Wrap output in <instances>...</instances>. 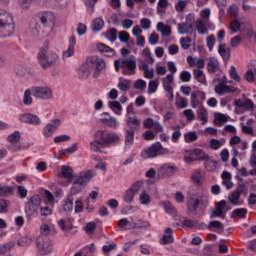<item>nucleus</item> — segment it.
<instances>
[{
  "label": "nucleus",
  "instance_id": "f257e3e1",
  "mask_svg": "<svg viewBox=\"0 0 256 256\" xmlns=\"http://www.w3.org/2000/svg\"><path fill=\"white\" fill-rule=\"evenodd\" d=\"M121 143V137L117 133L106 130H98L95 132L94 141L90 143V149L94 153H101L103 147H109V145H119Z\"/></svg>",
  "mask_w": 256,
  "mask_h": 256
},
{
  "label": "nucleus",
  "instance_id": "f03ea898",
  "mask_svg": "<svg viewBox=\"0 0 256 256\" xmlns=\"http://www.w3.org/2000/svg\"><path fill=\"white\" fill-rule=\"evenodd\" d=\"M107 63L103 58L97 56H91L87 58L86 62L79 68L78 76L79 79L85 80L89 79L91 75V69H95L93 73L94 79H97L101 73L105 71Z\"/></svg>",
  "mask_w": 256,
  "mask_h": 256
},
{
  "label": "nucleus",
  "instance_id": "7ed1b4c3",
  "mask_svg": "<svg viewBox=\"0 0 256 256\" xmlns=\"http://www.w3.org/2000/svg\"><path fill=\"white\" fill-rule=\"evenodd\" d=\"M15 33V18L7 10L0 9V36L2 39L13 37Z\"/></svg>",
  "mask_w": 256,
  "mask_h": 256
},
{
  "label": "nucleus",
  "instance_id": "20e7f679",
  "mask_svg": "<svg viewBox=\"0 0 256 256\" xmlns=\"http://www.w3.org/2000/svg\"><path fill=\"white\" fill-rule=\"evenodd\" d=\"M209 206V197L205 195H199L197 193H189L187 196V211L188 213H197V209L205 211Z\"/></svg>",
  "mask_w": 256,
  "mask_h": 256
},
{
  "label": "nucleus",
  "instance_id": "39448f33",
  "mask_svg": "<svg viewBox=\"0 0 256 256\" xmlns=\"http://www.w3.org/2000/svg\"><path fill=\"white\" fill-rule=\"evenodd\" d=\"M60 57L55 52H49V47L45 46L38 52V63L42 69H51L59 63Z\"/></svg>",
  "mask_w": 256,
  "mask_h": 256
},
{
  "label": "nucleus",
  "instance_id": "423d86ee",
  "mask_svg": "<svg viewBox=\"0 0 256 256\" xmlns=\"http://www.w3.org/2000/svg\"><path fill=\"white\" fill-rule=\"evenodd\" d=\"M127 128L125 129V151L133 145L135 142V132L139 131V127H141V120L137 119V116L127 117L126 122Z\"/></svg>",
  "mask_w": 256,
  "mask_h": 256
},
{
  "label": "nucleus",
  "instance_id": "0eeeda50",
  "mask_svg": "<svg viewBox=\"0 0 256 256\" xmlns=\"http://www.w3.org/2000/svg\"><path fill=\"white\" fill-rule=\"evenodd\" d=\"M115 71L119 73L122 69L123 75H135L137 73V58H120L114 61Z\"/></svg>",
  "mask_w": 256,
  "mask_h": 256
},
{
  "label": "nucleus",
  "instance_id": "6e6552de",
  "mask_svg": "<svg viewBox=\"0 0 256 256\" xmlns=\"http://www.w3.org/2000/svg\"><path fill=\"white\" fill-rule=\"evenodd\" d=\"M55 27V16L51 12H44L39 16V22L36 23V31L49 35Z\"/></svg>",
  "mask_w": 256,
  "mask_h": 256
},
{
  "label": "nucleus",
  "instance_id": "1a4fd4ad",
  "mask_svg": "<svg viewBox=\"0 0 256 256\" xmlns=\"http://www.w3.org/2000/svg\"><path fill=\"white\" fill-rule=\"evenodd\" d=\"M93 177V173L91 171H87L82 173L80 177L73 183L71 188V195H77V193H81L83 191V187L91 181Z\"/></svg>",
  "mask_w": 256,
  "mask_h": 256
},
{
  "label": "nucleus",
  "instance_id": "9d476101",
  "mask_svg": "<svg viewBox=\"0 0 256 256\" xmlns=\"http://www.w3.org/2000/svg\"><path fill=\"white\" fill-rule=\"evenodd\" d=\"M36 245L40 255H49V253L53 251V244L51 243L49 236L39 235L36 238Z\"/></svg>",
  "mask_w": 256,
  "mask_h": 256
},
{
  "label": "nucleus",
  "instance_id": "9b49d317",
  "mask_svg": "<svg viewBox=\"0 0 256 256\" xmlns=\"http://www.w3.org/2000/svg\"><path fill=\"white\" fill-rule=\"evenodd\" d=\"M163 146L161 142L153 143L149 148H146L141 151L140 157L141 159H154V157H159V155L163 154Z\"/></svg>",
  "mask_w": 256,
  "mask_h": 256
},
{
  "label": "nucleus",
  "instance_id": "f8f14e48",
  "mask_svg": "<svg viewBox=\"0 0 256 256\" xmlns=\"http://www.w3.org/2000/svg\"><path fill=\"white\" fill-rule=\"evenodd\" d=\"M31 93L35 99H42L43 101H49V99H53V92L51 91V88L47 86L31 87Z\"/></svg>",
  "mask_w": 256,
  "mask_h": 256
},
{
  "label": "nucleus",
  "instance_id": "ddd939ff",
  "mask_svg": "<svg viewBox=\"0 0 256 256\" xmlns=\"http://www.w3.org/2000/svg\"><path fill=\"white\" fill-rule=\"evenodd\" d=\"M40 205H41V196L39 195L32 196L25 205L24 211H25L26 217H33V215H35V213L39 211Z\"/></svg>",
  "mask_w": 256,
  "mask_h": 256
},
{
  "label": "nucleus",
  "instance_id": "4468645a",
  "mask_svg": "<svg viewBox=\"0 0 256 256\" xmlns=\"http://www.w3.org/2000/svg\"><path fill=\"white\" fill-rule=\"evenodd\" d=\"M177 171V167L173 164H164L158 169V177L159 179H167V177H171L175 175Z\"/></svg>",
  "mask_w": 256,
  "mask_h": 256
},
{
  "label": "nucleus",
  "instance_id": "2eb2a0df",
  "mask_svg": "<svg viewBox=\"0 0 256 256\" xmlns=\"http://www.w3.org/2000/svg\"><path fill=\"white\" fill-rule=\"evenodd\" d=\"M7 140L10 142L8 145L9 151H19V149H21V146H19V141H21V132L15 131L8 136Z\"/></svg>",
  "mask_w": 256,
  "mask_h": 256
},
{
  "label": "nucleus",
  "instance_id": "dca6fc26",
  "mask_svg": "<svg viewBox=\"0 0 256 256\" xmlns=\"http://www.w3.org/2000/svg\"><path fill=\"white\" fill-rule=\"evenodd\" d=\"M16 75L22 81H29L33 78V69L29 66H18L16 68Z\"/></svg>",
  "mask_w": 256,
  "mask_h": 256
},
{
  "label": "nucleus",
  "instance_id": "f3484780",
  "mask_svg": "<svg viewBox=\"0 0 256 256\" xmlns=\"http://www.w3.org/2000/svg\"><path fill=\"white\" fill-rule=\"evenodd\" d=\"M21 123H26L27 125H41V118L35 114L24 113L19 116Z\"/></svg>",
  "mask_w": 256,
  "mask_h": 256
},
{
  "label": "nucleus",
  "instance_id": "a211bd4d",
  "mask_svg": "<svg viewBox=\"0 0 256 256\" xmlns=\"http://www.w3.org/2000/svg\"><path fill=\"white\" fill-rule=\"evenodd\" d=\"M225 207H227V201L221 200L216 203L215 210L210 214V219H215V217H221L225 219Z\"/></svg>",
  "mask_w": 256,
  "mask_h": 256
},
{
  "label": "nucleus",
  "instance_id": "6ab92c4d",
  "mask_svg": "<svg viewBox=\"0 0 256 256\" xmlns=\"http://www.w3.org/2000/svg\"><path fill=\"white\" fill-rule=\"evenodd\" d=\"M59 125H61V119L51 120V122L48 123L43 129L44 137H51L53 133L57 131Z\"/></svg>",
  "mask_w": 256,
  "mask_h": 256
},
{
  "label": "nucleus",
  "instance_id": "aec40b11",
  "mask_svg": "<svg viewBox=\"0 0 256 256\" xmlns=\"http://www.w3.org/2000/svg\"><path fill=\"white\" fill-rule=\"evenodd\" d=\"M186 153L190 155V157H195L196 161H209V155L205 153L201 148H195L186 150Z\"/></svg>",
  "mask_w": 256,
  "mask_h": 256
},
{
  "label": "nucleus",
  "instance_id": "412c9836",
  "mask_svg": "<svg viewBox=\"0 0 256 256\" xmlns=\"http://www.w3.org/2000/svg\"><path fill=\"white\" fill-rule=\"evenodd\" d=\"M234 105L240 109H245V111L255 110V103H253V100L249 98H244L243 100L237 99L234 101Z\"/></svg>",
  "mask_w": 256,
  "mask_h": 256
},
{
  "label": "nucleus",
  "instance_id": "4be33fe9",
  "mask_svg": "<svg viewBox=\"0 0 256 256\" xmlns=\"http://www.w3.org/2000/svg\"><path fill=\"white\" fill-rule=\"evenodd\" d=\"M100 121L104 123V125H107V127H110L111 129H117V127H119V123L117 122V119L109 115L108 112L102 113V118Z\"/></svg>",
  "mask_w": 256,
  "mask_h": 256
},
{
  "label": "nucleus",
  "instance_id": "5701e85b",
  "mask_svg": "<svg viewBox=\"0 0 256 256\" xmlns=\"http://www.w3.org/2000/svg\"><path fill=\"white\" fill-rule=\"evenodd\" d=\"M174 76L173 74H167L165 78L162 79L163 88L170 94V101H173V87L171 84L173 83Z\"/></svg>",
  "mask_w": 256,
  "mask_h": 256
},
{
  "label": "nucleus",
  "instance_id": "b1692460",
  "mask_svg": "<svg viewBox=\"0 0 256 256\" xmlns=\"http://www.w3.org/2000/svg\"><path fill=\"white\" fill-rule=\"evenodd\" d=\"M165 234L163 237L160 239V244L161 245H171L175 239L173 238V228H166L165 229Z\"/></svg>",
  "mask_w": 256,
  "mask_h": 256
},
{
  "label": "nucleus",
  "instance_id": "393cba45",
  "mask_svg": "<svg viewBox=\"0 0 256 256\" xmlns=\"http://www.w3.org/2000/svg\"><path fill=\"white\" fill-rule=\"evenodd\" d=\"M130 189L135 195H139V193L141 194L144 193V191H147V189H145V182H143V180H138L134 182L130 186Z\"/></svg>",
  "mask_w": 256,
  "mask_h": 256
},
{
  "label": "nucleus",
  "instance_id": "a878e982",
  "mask_svg": "<svg viewBox=\"0 0 256 256\" xmlns=\"http://www.w3.org/2000/svg\"><path fill=\"white\" fill-rule=\"evenodd\" d=\"M218 53L224 61H229L231 59V48H227V44H220L218 46Z\"/></svg>",
  "mask_w": 256,
  "mask_h": 256
},
{
  "label": "nucleus",
  "instance_id": "bb28decb",
  "mask_svg": "<svg viewBox=\"0 0 256 256\" xmlns=\"http://www.w3.org/2000/svg\"><path fill=\"white\" fill-rule=\"evenodd\" d=\"M156 30L161 33L162 37H171V26L165 25L163 22L157 24Z\"/></svg>",
  "mask_w": 256,
  "mask_h": 256
},
{
  "label": "nucleus",
  "instance_id": "cd10ccee",
  "mask_svg": "<svg viewBox=\"0 0 256 256\" xmlns=\"http://www.w3.org/2000/svg\"><path fill=\"white\" fill-rule=\"evenodd\" d=\"M97 49L100 53L106 55V57H113V55H115V50L103 43H99Z\"/></svg>",
  "mask_w": 256,
  "mask_h": 256
},
{
  "label": "nucleus",
  "instance_id": "c85d7f7f",
  "mask_svg": "<svg viewBox=\"0 0 256 256\" xmlns=\"http://www.w3.org/2000/svg\"><path fill=\"white\" fill-rule=\"evenodd\" d=\"M103 27H105V21L103 20V18L98 17L92 21L93 33H99V31L103 30Z\"/></svg>",
  "mask_w": 256,
  "mask_h": 256
},
{
  "label": "nucleus",
  "instance_id": "c756f323",
  "mask_svg": "<svg viewBox=\"0 0 256 256\" xmlns=\"http://www.w3.org/2000/svg\"><path fill=\"white\" fill-rule=\"evenodd\" d=\"M208 73H217L219 71V61L215 58H210L207 63Z\"/></svg>",
  "mask_w": 256,
  "mask_h": 256
},
{
  "label": "nucleus",
  "instance_id": "7c9ffc66",
  "mask_svg": "<svg viewBox=\"0 0 256 256\" xmlns=\"http://www.w3.org/2000/svg\"><path fill=\"white\" fill-rule=\"evenodd\" d=\"M178 33L180 35H185V33H188L189 35H195V30H193V28H189V25L184 22L179 24Z\"/></svg>",
  "mask_w": 256,
  "mask_h": 256
},
{
  "label": "nucleus",
  "instance_id": "2f4dec72",
  "mask_svg": "<svg viewBox=\"0 0 256 256\" xmlns=\"http://www.w3.org/2000/svg\"><path fill=\"white\" fill-rule=\"evenodd\" d=\"M193 75L198 83L202 85H207V79L205 78V73L201 69H194Z\"/></svg>",
  "mask_w": 256,
  "mask_h": 256
},
{
  "label": "nucleus",
  "instance_id": "473e14b6",
  "mask_svg": "<svg viewBox=\"0 0 256 256\" xmlns=\"http://www.w3.org/2000/svg\"><path fill=\"white\" fill-rule=\"evenodd\" d=\"M132 229H147V227H151V223L147 220L139 219L137 222H131Z\"/></svg>",
  "mask_w": 256,
  "mask_h": 256
},
{
  "label": "nucleus",
  "instance_id": "72a5a7b5",
  "mask_svg": "<svg viewBox=\"0 0 256 256\" xmlns=\"http://www.w3.org/2000/svg\"><path fill=\"white\" fill-rule=\"evenodd\" d=\"M235 217H239V219H245L247 217V209L246 208H238L235 209L231 214L230 218L235 219Z\"/></svg>",
  "mask_w": 256,
  "mask_h": 256
},
{
  "label": "nucleus",
  "instance_id": "f704fd0d",
  "mask_svg": "<svg viewBox=\"0 0 256 256\" xmlns=\"http://www.w3.org/2000/svg\"><path fill=\"white\" fill-rule=\"evenodd\" d=\"M108 106L116 115H121V112L123 111V106H121V103L119 101H110L108 102Z\"/></svg>",
  "mask_w": 256,
  "mask_h": 256
},
{
  "label": "nucleus",
  "instance_id": "c9c22d12",
  "mask_svg": "<svg viewBox=\"0 0 256 256\" xmlns=\"http://www.w3.org/2000/svg\"><path fill=\"white\" fill-rule=\"evenodd\" d=\"M227 121H229V116L221 113H217L214 119V123L218 127H223V123H227Z\"/></svg>",
  "mask_w": 256,
  "mask_h": 256
},
{
  "label": "nucleus",
  "instance_id": "e433bc0d",
  "mask_svg": "<svg viewBox=\"0 0 256 256\" xmlns=\"http://www.w3.org/2000/svg\"><path fill=\"white\" fill-rule=\"evenodd\" d=\"M198 119H201L202 125H206V123L209 121V114L207 113V110L203 107H200L197 111Z\"/></svg>",
  "mask_w": 256,
  "mask_h": 256
},
{
  "label": "nucleus",
  "instance_id": "4c0bfd02",
  "mask_svg": "<svg viewBox=\"0 0 256 256\" xmlns=\"http://www.w3.org/2000/svg\"><path fill=\"white\" fill-rule=\"evenodd\" d=\"M241 198V195L239 192L233 191L228 195V201L231 203V205H239V199Z\"/></svg>",
  "mask_w": 256,
  "mask_h": 256
},
{
  "label": "nucleus",
  "instance_id": "58836bf2",
  "mask_svg": "<svg viewBox=\"0 0 256 256\" xmlns=\"http://www.w3.org/2000/svg\"><path fill=\"white\" fill-rule=\"evenodd\" d=\"M13 193H15V189L12 186H0V197H8Z\"/></svg>",
  "mask_w": 256,
  "mask_h": 256
},
{
  "label": "nucleus",
  "instance_id": "ea45409f",
  "mask_svg": "<svg viewBox=\"0 0 256 256\" xmlns=\"http://www.w3.org/2000/svg\"><path fill=\"white\" fill-rule=\"evenodd\" d=\"M206 229H209L210 231L212 229H219L220 231H223L225 227L223 226V223H221V221L213 220L209 222V224L206 226Z\"/></svg>",
  "mask_w": 256,
  "mask_h": 256
},
{
  "label": "nucleus",
  "instance_id": "a19ab883",
  "mask_svg": "<svg viewBox=\"0 0 256 256\" xmlns=\"http://www.w3.org/2000/svg\"><path fill=\"white\" fill-rule=\"evenodd\" d=\"M140 205H149L151 203V196L147 193V190L142 192L139 196Z\"/></svg>",
  "mask_w": 256,
  "mask_h": 256
},
{
  "label": "nucleus",
  "instance_id": "79ce46f5",
  "mask_svg": "<svg viewBox=\"0 0 256 256\" xmlns=\"http://www.w3.org/2000/svg\"><path fill=\"white\" fill-rule=\"evenodd\" d=\"M33 93L31 92V88L24 91L23 95V103L26 106L33 105V98L31 97Z\"/></svg>",
  "mask_w": 256,
  "mask_h": 256
},
{
  "label": "nucleus",
  "instance_id": "37998d69",
  "mask_svg": "<svg viewBox=\"0 0 256 256\" xmlns=\"http://www.w3.org/2000/svg\"><path fill=\"white\" fill-rule=\"evenodd\" d=\"M181 125L172 126V130L174 131L172 133V142L177 143L179 141V138L181 137Z\"/></svg>",
  "mask_w": 256,
  "mask_h": 256
},
{
  "label": "nucleus",
  "instance_id": "c03bdc74",
  "mask_svg": "<svg viewBox=\"0 0 256 256\" xmlns=\"http://www.w3.org/2000/svg\"><path fill=\"white\" fill-rule=\"evenodd\" d=\"M13 247H15V242L13 241L0 245V255H5V253L11 251Z\"/></svg>",
  "mask_w": 256,
  "mask_h": 256
},
{
  "label": "nucleus",
  "instance_id": "a18cd8bd",
  "mask_svg": "<svg viewBox=\"0 0 256 256\" xmlns=\"http://www.w3.org/2000/svg\"><path fill=\"white\" fill-rule=\"evenodd\" d=\"M164 211L168 213V215H177V210H175V207L171 202H164L163 203Z\"/></svg>",
  "mask_w": 256,
  "mask_h": 256
},
{
  "label": "nucleus",
  "instance_id": "49530a36",
  "mask_svg": "<svg viewBox=\"0 0 256 256\" xmlns=\"http://www.w3.org/2000/svg\"><path fill=\"white\" fill-rule=\"evenodd\" d=\"M62 176L64 177V179H72L73 168L69 166H62Z\"/></svg>",
  "mask_w": 256,
  "mask_h": 256
},
{
  "label": "nucleus",
  "instance_id": "de8ad7c7",
  "mask_svg": "<svg viewBox=\"0 0 256 256\" xmlns=\"http://www.w3.org/2000/svg\"><path fill=\"white\" fill-rule=\"evenodd\" d=\"M196 29L200 35H206L208 32L207 27H205V22L203 20H198L196 22Z\"/></svg>",
  "mask_w": 256,
  "mask_h": 256
},
{
  "label": "nucleus",
  "instance_id": "09e8293b",
  "mask_svg": "<svg viewBox=\"0 0 256 256\" xmlns=\"http://www.w3.org/2000/svg\"><path fill=\"white\" fill-rule=\"evenodd\" d=\"M106 37L108 41H111V43H115L117 41V29L111 28L106 32Z\"/></svg>",
  "mask_w": 256,
  "mask_h": 256
},
{
  "label": "nucleus",
  "instance_id": "8fccbe9b",
  "mask_svg": "<svg viewBox=\"0 0 256 256\" xmlns=\"http://www.w3.org/2000/svg\"><path fill=\"white\" fill-rule=\"evenodd\" d=\"M197 139H199V137L195 132H187L184 134V141L186 143H193V141H197Z\"/></svg>",
  "mask_w": 256,
  "mask_h": 256
},
{
  "label": "nucleus",
  "instance_id": "3c124183",
  "mask_svg": "<svg viewBox=\"0 0 256 256\" xmlns=\"http://www.w3.org/2000/svg\"><path fill=\"white\" fill-rule=\"evenodd\" d=\"M135 199V194L131 191L130 188H128L124 193V201L125 203H133Z\"/></svg>",
  "mask_w": 256,
  "mask_h": 256
},
{
  "label": "nucleus",
  "instance_id": "603ef678",
  "mask_svg": "<svg viewBox=\"0 0 256 256\" xmlns=\"http://www.w3.org/2000/svg\"><path fill=\"white\" fill-rule=\"evenodd\" d=\"M118 39L120 43H129V39H131V36L127 31H120L118 33Z\"/></svg>",
  "mask_w": 256,
  "mask_h": 256
},
{
  "label": "nucleus",
  "instance_id": "864d4df0",
  "mask_svg": "<svg viewBox=\"0 0 256 256\" xmlns=\"http://www.w3.org/2000/svg\"><path fill=\"white\" fill-rule=\"evenodd\" d=\"M203 175L201 174V171H194L192 176H191V179L193 181V183H196V185H201V179H202Z\"/></svg>",
  "mask_w": 256,
  "mask_h": 256
},
{
  "label": "nucleus",
  "instance_id": "5fc2aeb1",
  "mask_svg": "<svg viewBox=\"0 0 256 256\" xmlns=\"http://www.w3.org/2000/svg\"><path fill=\"white\" fill-rule=\"evenodd\" d=\"M235 192L239 193V195L247 196L249 193V188H247V185H245L244 183H240Z\"/></svg>",
  "mask_w": 256,
  "mask_h": 256
},
{
  "label": "nucleus",
  "instance_id": "6e6d98bb",
  "mask_svg": "<svg viewBox=\"0 0 256 256\" xmlns=\"http://www.w3.org/2000/svg\"><path fill=\"white\" fill-rule=\"evenodd\" d=\"M117 87L118 89H120V91H129L131 87V82H129V80L120 81L117 84Z\"/></svg>",
  "mask_w": 256,
  "mask_h": 256
},
{
  "label": "nucleus",
  "instance_id": "4d7b16f0",
  "mask_svg": "<svg viewBox=\"0 0 256 256\" xmlns=\"http://www.w3.org/2000/svg\"><path fill=\"white\" fill-rule=\"evenodd\" d=\"M230 77L237 83L241 82V76H239V73H237V68H235V66H231L230 68Z\"/></svg>",
  "mask_w": 256,
  "mask_h": 256
},
{
  "label": "nucleus",
  "instance_id": "13d9d810",
  "mask_svg": "<svg viewBox=\"0 0 256 256\" xmlns=\"http://www.w3.org/2000/svg\"><path fill=\"white\" fill-rule=\"evenodd\" d=\"M95 229H97V224H95V222H89L85 226V231L88 235H93Z\"/></svg>",
  "mask_w": 256,
  "mask_h": 256
},
{
  "label": "nucleus",
  "instance_id": "bf43d9fd",
  "mask_svg": "<svg viewBox=\"0 0 256 256\" xmlns=\"http://www.w3.org/2000/svg\"><path fill=\"white\" fill-rule=\"evenodd\" d=\"M180 80L183 83H189L191 81V72L184 70L180 73Z\"/></svg>",
  "mask_w": 256,
  "mask_h": 256
},
{
  "label": "nucleus",
  "instance_id": "052dcab7",
  "mask_svg": "<svg viewBox=\"0 0 256 256\" xmlns=\"http://www.w3.org/2000/svg\"><path fill=\"white\" fill-rule=\"evenodd\" d=\"M180 45L182 49L187 50L191 47V38H180Z\"/></svg>",
  "mask_w": 256,
  "mask_h": 256
},
{
  "label": "nucleus",
  "instance_id": "680f3d73",
  "mask_svg": "<svg viewBox=\"0 0 256 256\" xmlns=\"http://www.w3.org/2000/svg\"><path fill=\"white\" fill-rule=\"evenodd\" d=\"M17 243L20 247H27V245H31V243H33V240L29 237H22Z\"/></svg>",
  "mask_w": 256,
  "mask_h": 256
},
{
  "label": "nucleus",
  "instance_id": "e2e57ef3",
  "mask_svg": "<svg viewBox=\"0 0 256 256\" xmlns=\"http://www.w3.org/2000/svg\"><path fill=\"white\" fill-rule=\"evenodd\" d=\"M206 45H207L209 51H213V47L215 46V36L214 35H209L206 38Z\"/></svg>",
  "mask_w": 256,
  "mask_h": 256
},
{
  "label": "nucleus",
  "instance_id": "0e129e2a",
  "mask_svg": "<svg viewBox=\"0 0 256 256\" xmlns=\"http://www.w3.org/2000/svg\"><path fill=\"white\" fill-rule=\"evenodd\" d=\"M50 233H51V228L46 223H43L40 226V235H45L46 237H49Z\"/></svg>",
  "mask_w": 256,
  "mask_h": 256
},
{
  "label": "nucleus",
  "instance_id": "69168bd1",
  "mask_svg": "<svg viewBox=\"0 0 256 256\" xmlns=\"http://www.w3.org/2000/svg\"><path fill=\"white\" fill-rule=\"evenodd\" d=\"M159 87V83L156 80H151L148 84V93H155Z\"/></svg>",
  "mask_w": 256,
  "mask_h": 256
},
{
  "label": "nucleus",
  "instance_id": "338daca9",
  "mask_svg": "<svg viewBox=\"0 0 256 256\" xmlns=\"http://www.w3.org/2000/svg\"><path fill=\"white\" fill-rule=\"evenodd\" d=\"M9 207V202L5 199H0V213H7Z\"/></svg>",
  "mask_w": 256,
  "mask_h": 256
},
{
  "label": "nucleus",
  "instance_id": "774afa93",
  "mask_svg": "<svg viewBox=\"0 0 256 256\" xmlns=\"http://www.w3.org/2000/svg\"><path fill=\"white\" fill-rule=\"evenodd\" d=\"M203 255H205V256H213V245H206L203 248Z\"/></svg>",
  "mask_w": 256,
  "mask_h": 256
}]
</instances>
